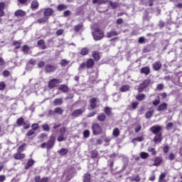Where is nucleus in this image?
I'll return each instance as SVG.
<instances>
[{
	"instance_id": "obj_1",
	"label": "nucleus",
	"mask_w": 182,
	"mask_h": 182,
	"mask_svg": "<svg viewBox=\"0 0 182 182\" xmlns=\"http://www.w3.org/2000/svg\"><path fill=\"white\" fill-rule=\"evenodd\" d=\"M92 33L95 41H100L101 39H103V36H105L103 31L100 30L96 25H94L92 27Z\"/></svg>"
},
{
	"instance_id": "obj_2",
	"label": "nucleus",
	"mask_w": 182,
	"mask_h": 182,
	"mask_svg": "<svg viewBox=\"0 0 182 182\" xmlns=\"http://www.w3.org/2000/svg\"><path fill=\"white\" fill-rule=\"evenodd\" d=\"M55 138H50L47 143L43 142L41 144V149H45L46 147L47 150H50L55 146Z\"/></svg>"
},
{
	"instance_id": "obj_3",
	"label": "nucleus",
	"mask_w": 182,
	"mask_h": 182,
	"mask_svg": "<svg viewBox=\"0 0 182 182\" xmlns=\"http://www.w3.org/2000/svg\"><path fill=\"white\" fill-rule=\"evenodd\" d=\"M60 83H62V80L53 79L48 82V87L50 89H53V87H56V86H58V85H59Z\"/></svg>"
},
{
	"instance_id": "obj_4",
	"label": "nucleus",
	"mask_w": 182,
	"mask_h": 182,
	"mask_svg": "<svg viewBox=\"0 0 182 182\" xmlns=\"http://www.w3.org/2000/svg\"><path fill=\"white\" fill-rule=\"evenodd\" d=\"M149 84H150V80L149 79L145 80L143 82V83L139 85V87L138 88V92L139 93L143 92V90L146 89V87H147V86H149Z\"/></svg>"
},
{
	"instance_id": "obj_5",
	"label": "nucleus",
	"mask_w": 182,
	"mask_h": 182,
	"mask_svg": "<svg viewBox=\"0 0 182 182\" xmlns=\"http://www.w3.org/2000/svg\"><path fill=\"white\" fill-rule=\"evenodd\" d=\"M92 132L95 136H97V134L102 133V127H100L98 124H95L92 125Z\"/></svg>"
},
{
	"instance_id": "obj_6",
	"label": "nucleus",
	"mask_w": 182,
	"mask_h": 182,
	"mask_svg": "<svg viewBox=\"0 0 182 182\" xmlns=\"http://www.w3.org/2000/svg\"><path fill=\"white\" fill-rule=\"evenodd\" d=\"M26 157V155L22 152L16 151V154H14V160H23Z\"/></svg>"
},
{
	"instance_id": "obj_7",
	"label": "nucleus",
	"mask_w": 182,
	"mask_h": 182,
	"mask_svg": "<svg viewBox=\"0 0 182 182\" xmlns=\"http://www.w3.org/2000/svg\"><path fill=\"white\" fill-rule=\"evenodd\" d=\"M82 181L83 182H92V175L90 174V173L87 172L83 175Z\"/></svg>"
},
{
	"instance_id": "obj_8",
	"label": "nucleus",
	"mask_w": 182,
	"mask_h": 182,
	"mask_svg": "<svg viewBox=\"0 0 182 182\" xmlns=\"http://www.w3.org/2000/svg\"><path fill=\"white\" fill-rule=\"evenodd\" d=\"M151 132H152L154 134H159V133L161 132V127L155 125L151 128Z\"/></svg>"
},
{
	"instance_id": "obj_9",
	"label": "nucleus",
	"mask_w": 182,
	"mask_h": 182,
	"mask_svg": "<svg viewBox=\"0 0 182 182\" xmlns=\"http://www.w3.org/2000/svg\"><path fill=\"white\" fill-rule=\"evenodd\" d=\"M35 182H48L49 181V178L48 177H43L41 178V176H37L34 178Z\"/></svg>"
},
{
	"instance_id": "obj_10",
	"label": "nucleus",
	"mask_w": 182,
	"mask_h": 182,
	"mask_svg": "<svg viewBox=\"0 0 182 182\" xmlns=\"http://www.w3.org/2000/svg\"><path fill=\"white\" fill-rule=\"evenodd\" d=\"M53 15V9H46L44 11V16L49 19V16H52Z\"/></svg>"
},
{
	"instance_id": "obj_11",
	"label": "nucleus",
	"mask_w": 182,
	"mask_h": 182,
	"mask_svg": "<svg viewBox=\"0 0 182 182\" xmlns=\"http://www.w3.org/2000/svg\"><path fill=\"white\" fill-rule=\"evenodd\" d=\"M83 112H85V108L76 109L72 113V116L73 117H77V116H80Z\"/></svg>"
},
{
	"instance_id": "obj_12",
	"label": "nucleus",
	"mask_w": 182,
	"mask_h": 182,
	"mask_svg": "<svg viewBox=\"0 0 182 182\" xmlns=\"http://www.w3.org/2000/svg\"><path fill=\"white\" fill-rule=\"evenodd\" d=\"M56 70V67L52 65H46V72L48 73H52V72H55Z\"/></svg>"
},
{
	"instance_id": "obj_13",
	"label": "nucleus",
	"mask_w": 182,
	"mask_h": 182,
	"mask_svg": "<svg viewBox=\"0 0 182 182\" xmlns=\"http://www.w3.org/2000/svg\"><path fill=\"white\" fill-rule=\"evenodd\" d=\"M35 164V161L32 159H28L27 161L26 166H25V170H29L32 166Z\"/></svg>"
},
{
	"instance_id": "obj_14",
	"label": "nucleus",
	"mask_w": 182,
	"mask_h": 182,
	"mask_svg": "<svg viewBox=\"0 0 182 182\" xmlns=\"http://www.w3.org/2000/svg\"><path fill=\"white\" fill-rule=\"evenodd\" d=\"M163 163V159H161L159 156H156L154 159L153 166H155L156 167H158V166H160Z\"/></svg>"
},
{
	"instance_id": "obj_15",
	"label": "nucleus",
	"mask_w": 182,
	"mask_h": 182,
	"mask_svg": "<svg viewBox=\"0 0 182 182\" xmlns=\"http://www.w3.org/2000/svg\"><path fill=\"white\" fill-rule=\"evenodd\" d=\"M166 176L167 174H166L165 173H161L159 175L158 182H167V180L165 179Z\"/></svg>"
},
{
	"instance_id": "obj_16",
	"label": "nucleus",
	"mask_w": 182,
	"mask_h": 182,
	"mask_svg": "<svg viewBox=\"0 0 182 182\" xmlns=\"http://www.w3.org/2000/svg\"><path fill=\"white\" fill-rule=\"evenodd\" d=\"M90 156L91 159H97V157L99 156V151H97L96 149H94L90 151Z\"/></svg>"
},
{
	"instance_id": "obj_17",
	"label": "nucleus",
	"mask_w": 182,
	"mask_h": 182,
	"mask_svg": "<svg viewBox=\"0 0 182 182\" xmlns=\"http://www.w3.org/2000/svg\"><path fill=\"white\" fill-rule=\"evenodd\" d=\"M153 68L154 69V70H160V69L161 68V63H160L159 61L156 62L153 65Z\"/></svg>"
},
{
	"instance_id": "obj_18",
	"label": "nucleus",
	"mask_w": 182,
	"mask_h": 182,
	"mask_svg": "<svg viewBox=\"0 0 182 182\" xmlns=\"http://www.w3.org/2000/svg\"><path fill=\"white\" fill-rule=\"evenodd\" d=\"M166 109H167V105L166 104V102H164V103L161 104L158 107V111L159 112H161L163 110H166Z\"/></svg>"
},
{
	"instance_id": "obj_19",
	"label": "nucleus",
	"mask_w": 182,
	"mask_h": 182,
	"mask_svg": "<svg viewBox=\"0 0 182 182\" xmlns=\"http://www.w3.org/2000/svg\"><path fill=\"white\" fill-rule=\"evenodd\" d=\"M141 73H144V75H149L150 73V68L149 67H144L141 69Z\"/></svg>"
},
{
	"instance_id": "obj_20",
	"label": "nucleus",
	"mask_w": 182,
	"mask_h": 182,
	"mask_svg": "<svg viewBox=\"0 0 182 182\" xmlns=\"http://www.w3.org/2000/svg\"><path fill=\"white\" fill-rule=\"evenodd\" d=\"M5 9V3H0V16H4V14H5L4 12V9Z\"/></svg>"
},
{
	"instance_id": "obj_21",
	"label": "nucleus",
	"mask_w": 182,
	"mask_h": 182,
	"mask_svg": "<svg viewBox=\"0 0 182 182\" xmlns=\"http://www.w3.org/2000/svg\"><path fill=\"white\" fill-rule=\"evenodd\" d=\"M63 103V100L62 98L55 99L54 100V105L55 106H60Z\"/></svg>"
},
{
	"instance_id": "obj_22",
	"label": "nucleus",
	"mask_w": 182,
	"mask_h": 182,
	"mask_svg": "<svg viewBox=\"0 0 182 182\" xmlns=\"http://www.w3.org/2000/svg\"><path fill=\"white\" fill-rule=\"evenodd\" d=\"M129 178H130V181H135V182H139L141 180L139 175L134 176Z\"/></svg>"
},
{
	"instance_id": "obj_23",
	"label": "nucleus",
	"mask_w": 182,
	"mask_h": 182,
	"mask_svg": "<svg viewBox=\"0 0 182 182\" xmlns=\"http://www.w3.org/2000/svg\"><path fill=\"white\" fill-rule=\"evenodd\" d=\"M68 153H69V150H68L65 148H62L59 151L60 156H66V154H68Z\"/></svg>"
},
{
	"instance_id": "obj_24",
	"label": "nucleus",
	"mask_w": 182,
	"mask_h": 182,
	"mask_svg": "<svg viewBox=\"0 0 182 182\" xmlns=\"http://www.w3.org/2000/svg\"><path fill=\"white\" fill-rule=\"evenodd\" d=\"M38 6H39V2H38V1L34 0L31 2L32 9H36Z\"/></svg>"
},
{
	"instance_id": "obj_25",
	"label": "nucleus",
	"mask_w": 182,
	"mask_h": 182,
	"mask_svg": "<svg viewBox=\"0 0 182 182\" xmlns=\"http://www.w3.org/2000/svg\"><path fill=\"white\" fill-rule=\"evenodd\" d=\"M117 35H119V33L115 31H112L107 33V38H113V36H117Z\"/></svg>"
},
{
	"instance_id": "obj_26",
	"label": "nucleus",
	"mask_w": 182,
	"mask_h": 182,
	"mask_svg": "<svg viewBox=\"0 0 182 182\" xmlns=\"http://www.w3.org/2000/svg\"><path fill=\"white\" fill-rule=\"evenodd\" d=\"M96 98H92L90 100V103L91 109H95V107H96Z\"/></svg>"
},
{
	"instance_id": "obj_27",
	"label": "nucleus",
	"mask_w": 182,
	"mask_h": 182,
	"mask_svg": "<svg viewBox=\"0 0 182 182\" xmlns=\"http://www.w3.org/2000/svg\"><path fill=\"white\" fill-rule=\"evenodd\" d=\"M16 16H25V11L22 10H18L15 12Z\"/></svg>"
},
{
	"instance_id": "obj_28",
	"label": "nucleus",
	"mask_w": 182,
	"mask_h": 182,
	"mask_svg": "<svg viewBox=\"0 0 182 182\" xmlns=\"http://www.w3.org/2000/svg\"><path fill=\"white\" fill-rule=\"evenodd\" d=\"M25 147H26V144H22L17 149V151L22 153V151H25Z\"/></svg>"
},
{
	"instance_id": "obj_29",
	"label": "nucleus",
	"mask_w": 182,
	"mask_h": 182,
	"mask_svg": "<svg viewBox=\"0 0 182 182\" xmlns=\"http://www.w3.org/2000/svg\"><path fill=\"white\" fill-rule=\"evenodd\" d=\"M148 151L151 154L152 156H156L157 154V151H156V149L149 147Z\"/></svg>"
},
{
	"instance_id": "obj_30",
	"label": "nucleus",
	"mask_w": 182,
	"mask_h": 182,
	"mask_svg": "<svg viewBox=\"0 0 182 182\" xmlns=\"http://www.w3.org/2000/svg\"><path fill=\"white\" fill-rule=\"evenodd\" d=\"M38 45L41 48V49H46V46H45V41H43V40L38 41Z\"/></svg>"
},
{
	"instance_id": "obj_31",
	"label": "nucleus",
	"mask_w": 182,
	"mask_h": 182,
	"mask_svg": "<svg viewBox=\"0 0 182 182\" xmlns=\"http://www.w3.org/2000/svg\"><path fill=\"white\" fill-rule=\"evenodd\" d=\"M97 120L100 122H105L106 120V115L105 114H101L97 117Z\"/></svg>"
},
{
	"instance_id": "obj_32",
	"label": "nucleus",
	"mask_w": 182,
	"mask_h": 182,
	"mask_svg": "<svg viewBox=\"0 0 182 182\" xmlns=\"http://www.w3.org/2000/svg\"><path fill=\"white\" fill-rule=\"evenodd\" d=\"M140 157L141 159H143L144 160H146V159L149 158V154L146 152H141L140 153Z\"/></svg>"
},
{
	"instance_id": "obj_33",
	"label": "nucleus",
	"mask_w": 182,
	"mask_h": 182,
	"mask_svg": "<svg viewBox=\"0 0 182 182\" xmlns=\"http://www.w3.org/2000/svg\"><path fill=\"white\" fill-rule=\"evenodd\" d=\"M59 90H61L62 92H68V90H69V88L68 87V86L62 85L59 87Z\"/></svg>"
},
{
	"instance_id": "obj_34",
	"label": "nucleus",
	"mask_w": 182,
	"mask_h": 182,
	"mask_svg": "<svg viewBox=\"0 0 182 182\" xmlns=\"http://www.w3.org/2000/svg\"><path fill=\"white\" fill-rule=\"evenodd\" d=\"M85 65H87V68H92V66L95 65V63L92 59H89Z\"/></svg>"
},
{
	"instance_id": "obj_35",
	"label": "nucleus",
	"mask_w": 182,
	"mask_h": 182,
	"mask_svg": "<svg viewBox=\"0 0 182 182\" xmlns=\"http://www.w3.org/2000/svg\"><path fill=\"white\" fill-rule=\"evenodd\" d=\"M146 97V95L144 94H139L138 95H136V100H144V98Z\"/></svg>"
},
{
	"instance_id": "obj_36",
	"label": "nucleus",
	"mask_w": 182,
	"mask_h": 182,
	"mask_svg": "<svg viewBox=\"0 0 182 182\" xmlns=\"http://www.w3.org/2000/svg\"><path fill=\"white\" fill-rule=\"evenodd\" d=\"M92 58H94L95 60H99V59H100V55H99V53L93 52Z\"/></svg>"
},
{
	"instance_id": "obj_37",
	"label": "nucleus",
	"mask_w": 182,
	"mask_h": 182,
	"mask_svg": "<svg viewBox=\"0 0 182 182\" xmlns=\"http://www.w3.org/2000/svg\"><path fill=\"white\" fill-rule=\"evenodd\" d=\"M112 134L114 137H118L119 134H120V131L117 128H115L113 130Z\"/></svg>"
},
{
	"instance_id": "obj_38",
	"label": "nucleus",
	"mask_w": 182,
	"mask_h": 182,
	"mask_svg": "<svg viewBox=\"0 0 182 182\" xmlns=\"http://www.w3.org/2000/svg\"><path fill=\"white\" fill-rule=\"evenodd\" d=\"M54 112L55 113H57V114H62L63 113V109L60 107H56Z\"/></svg>"
},
{
	"instance_id": "obj_39",
	"label": "nucleus",
	"mask_w": 182,
	"mask_h": 182,
	"mask_svg": "<svg viewBox=\"0 0 182 182\" xmlns=\"http://www.w3.org/2000/svg\"><path fill=\"white\" fill-rule=\"evenodd\" d=\"M130 89V87L129 85H123L121 88L120 90L121 92H127Z\"/></svg>"
},
{
	"instance_id": "obj_40",
	"label": "nucleus",
	"mask_w": 182,
	"mask_h": 182,
	"mask_svg": "<svg viewBox=\"0 0 182 182\" xmlns=\"http://www.w3.org/2000/svg\"><path fill=\"white\" fill-rule=\"evenodd\" d=\"M23 123H25L23 121V118L21 117L17 119V124L18 126H23Z\"/></svg>"
},
{
	"instance_id": "obj_41",
	"label": "nucleus",
	"mask_w": 182,
	"mask_h": 182,
	"mask_svg": "<svg viewBox=\"0 0 182 182\" xmlns=\"http://www.w3.org/2000/svg\"><path fill=\"white\" fill-rule=\"evenodd\" d=\"M109 5L113 9H115V8H117L119 4L117 2L109 1Z\"/></svg>"
},
{
	"instance_id": "obj_42",
	"label": "nucleus",
	"mask_w": 182,
	"mask_h": 182,
	"mask_svg": "<svg viewBox=\"0 0 182 182\" xmlns=\"http://www.w3.org/2000/svg\"><path fill=\"white\" fill-rule=\"evenodd\" d=\"M81 55L85 56V55H87L89 53V50L87 48H82L80 52Z\"/></svg>"
},
{
	"instance_id": "obj_43",
	"label": "nucleus",
	"mask_w": 182,
	"mask_h": 182,
	"mask_svg": "<svg viewBox=\"0 0 182 182\" xmlns=\"http://www.w3.org/2000/svg\"><path fill=\"white\" fill-rule=\"evenodd\" d=\"M85 68H87L86 63H82L78 68L79 72H82V70H83V69H85Z\"/></svg>"
},
{
	"instance_id": "obj_44",
	"label": "nucleus",
	"mask_w": 182,
	"mask_h": 182,
	"mask_svg": "<svg viewBox=\"0 0 182 182\" xmlns=\"http://www.w3.org/2000/svg\"><path fill=\"white\" fill-rule=\"evenodd\" d=\"M82 27H83V26L82 24H78L75 26L74 30L75 31V32H79L80 30L82 29Z\"/></svg>"
},
{
	"instance_id": "obj_45",
	"label": "nucleus",
	"mask_w": 182,
	"mask_h": 182,
	"mask_svg": "<svg viewBox=\"0 0 182 182\" xmlns=\"http://www.w3.org/2000/svg\"><path fill=\"white\" fill-rule=\"evenodd\" d=\"M176 159V154H174L173 153H170L168 154V159L171 161H173V160H174Z\"/></svg>"
},
{
	"instance_id": "obj_46",
	"label": "nucleus",
	"mask_w": 182,
	"mask_h": 182,
	"mask_svg": "<svg viewBox=\"0 0 182 182\" xmlns=\"http://www.w3.org/2000/svg\"><path fill=\"white\" fill-rule=\"evenodd\" d=\"M47 20H48V17H46V16H44L43 18H40L39 20H38V23H43V22H46Z\"/></svg>"
},
{
	"instance_id": "obj_47",
	"label": "nucleus",
	"mask_w": 182,
	"mask_h": 182,
	"mask_svg": "<svg viewBox=\"0 0 182 182\" xmlns=\"http://www.w3.org/2000/svg\"><path fill=\"white\" fill-rule=\"evenodd\" d=\"M42 128L43 129V130L45 132H49V130H50V128L49 127V125L47 124H45L42 126Z\"/></svg>"
},
{
	"instance_id": "obj_48",
	"label": "nucleus",
	"mask_w": 182,
	"mask_h": 182,
	"mask_svg": "<svg viewBox=\"0 0 182 182\" xmlns=\"http://www.w3.org/2000/svg\"><path fill=\"white\" fill-rule=\"evenodd\" d=\"M153 116V110H150L146 113V119H150Z\"/></svg>"
},
{
	"instance_id": "obj_49",
	"label": "nucleus",
	"mask_w": 182,
	"mask_h": 182,
	"mask_svg": "<svg viewBox=\"0 0 182 182\" xmlns=\"http://www.w3.org/2000/svg\"><path fill=\"white\" fill-rule=\"evenodd\" d=\"M105 112L107 116H110V114L112 113V109L109 107H105Z\"/></svg>"
},
{
	"instance_id": "obj_50",
	"label": "nucleus",
	"mask_w": 182,
	"mask_h": 182,
	"mask_svg": "<svg viewBox=\"0 0 182 182\" xmlns=\"http://www.w3.org/2000/svg\"><path fill=\"white\" fill-rule=\"evenodd\" d=\"M72 178H73V175L72 173H68L65 178L67 181H70V180H72Z\"/></svg>"
},
{
	"instance_id": "obj_51",
	"label": "nucleus",
	"mask_w": 182,
	"mask_h": 182,
	"mask_svg": "<svg viewBox=\"0 0 182 182\" xmlns=\"http://www.w3.org/2000/svg\"><path fill=\"white\" fill-rule=\"evenodd\" d=\"M61 66H67V65H69V61L66 60H62L60 63Z\"/></svg>"
},
{
	"instance_id": "obj_52",
	"label": "nucleus",
	"mask_w": 182,
	"mask_h": 182,
	"mask_svg": "<svg viewBox=\"0 0 182 182\" xmlns=\"http://www.w3.org/2000/svg\"><path fill=\"white\" fill-rule=\"evenodd\" d=\"M58 11H63V9H66V6L65 4H60L58 6Z\"/></svg>"
},
{
	"instance_id": "obj_53",
	"label": "nucleus",
	"mask_w": 182,
	"mask_h": 182,
	"mask_svg": "<svg viewBox=\"0 0 182 182\" xmlns=\"http://www.w3.org/2000/svg\"><path fill=\"white\" fill-rule=\"evenodd\" d=\"M90 134V132L89 130H85L83 132L84 137H89Z\"/></svg>"
},
{
	"instance_id": "obj_54",
	"label": "nucleus",
	"mask_w": 182,
	"mask_h": 182,
	"mask_svg": "<svg viewBox=\"0 0 182 182\" xmlns=\"http://www.w3.org/2000/svg\"><path fill=\"white\" fill-rule=\"evenodd\" d=\"M23 52H24V53H28L29 52V48L28 46H24L23 47Z\"/></svg>"
},
{
	"instance_id": "obj_55",
	"label": "nucleus",
	"mask_w": 182,
	"mask_h": 182,
	"mask_svg": "<svg viewBox=\"0 0 182 182\" xmlns=\"http://www.w3.org/2000/svg\"><path fill=\"white\" fill-rule=\"evenodd\" d=\"M162 138L161 137H155L154 139V143H160L161 142Z\"/></svg>"
},
{
	"instance_id": "obj_56",
	"label": "nucleus",
	"mask_w": 182,
	"mask_h": 182,
	"mask_svg": "<svg viewBox=\"0 0 182 182\" xmlns=\"http://www.w3.org/2000/svg\"><path fill=\"white\" fill-rule=\"evenodd\" d=\"M6 86V85H5V82H0V90H4V89H5Z\"/></svg>"
},
{
	"instance_id": "obj_57",
	"label": "nucleus",
	"mask_w": 182,
	"mask_h": 182,
	"mask_svg": "<svg viewBox=\"0 0 182 182\" xmlns=\"http://www.w3.org/2000/svg\"><path fill=\"white\" fill-rule=\"evenodd\" d=\"M153 105L154 106H159V105H160V99L155 100L153 102Z\"/></svg>"
},
{
	"instance_id": "obj_58",
	"label": "nucleus",
	"mask_w": 182,
	"mask_h": 182,
	"mask_svg": "<svg viewBox=\"0 0 182 182\" xmlns=\"http://www.w3.org/2000/svg\"><path fill=\"white\" fill-rule=\"evenodd\" d=\"M137 106H139V102H134L132 103V109H136V107H137Z\"/></svg>"
},
{
	"instance_id": "obj_59",
	"label": "nucleus",
	"mask_w": 182,
	"mask_h": 182,
	"mask_svg": "<svg viewBox=\"0 0 182 182\" xmlns=\"http://www.w3.org/2000/svg\"><path fill=\"white\" fill-rule=\"evenodd\" d=\"M6 180L5 175H0V182H4Z\"/></svg>"
},
{
	"instance_id": "obj_60",
	"label": "nucleus",
	"mask_w": 182,
	"mask_h": 182,
	"mask_svg": "<svg viewBox=\"0 0 182 182\" xmlns=\"http://www.w3.org/2000/svg\"><path fill=\"white\" fill-rule=\"evenodd\" d=\"M32 129L33 130H38V127H39V125L38 124H33L32 126Z\"/></svg>"
},
{
	"instance_id": "obj_61",
	"label": "nucleus",
	"mask_w": 182,
	"mask_h": 182,
	"mask_svg": "<svg viewBox=\"0 0 182 182\" xmlns=\"http://www.w3.org/2000/svg\"><path fill=\"white\" fill-rule=\"evenodd\" d=\"M140 130H141V125L139 124V125H137V127H136L135 132H136V133H139V132H140Z\"/></svg>"
},
{
	"instance_id": "obj_62",
	"label": "nucleus",
	"mask_w": 182,
	"mask_h": 182,
	"mask_svg": "<svg viewBox=\"0 0 182 182\" xmlns=\"http://www.w3.org/2000/svg\"><path fill=\"white\" fill-rule=\"evenodd\" d=\"M168 150H170V148L168 147V145H166V146H165L164 147V153L167 154V152L168 151Z\"/></svg>"
},
{
	"instance_id": "obj_63",
	"label": "nucleus",
	"mask_w": 182,
	"mask_h": 182,
	"mask_svg": "<svg viewBox=\"0 0 182 182\" xmlns=\"http://www.w3.org/2000/svg\"><path fill=\"white\" fill-rule=\"evenodd\" d=\"M38 68H43L45 66V62L43 61H40L38 64Z\"/></svg>"
},
{
	"instance_id": "obj_64",
	"label": "nucleus",
	"mask_w": 182,
	"mask_h": 182,
	"mask_svg": "<svg viewBox=\"0 0 182 182\" xmlns=\"http://www.w3.org/2000/svg\"><path fill=\"white\" fill-rule=\"evenodd\" d=\"M62 33H63V29H60L56 31V35H58V36L62 35Z\"/></svg>"
}]
</instances>
